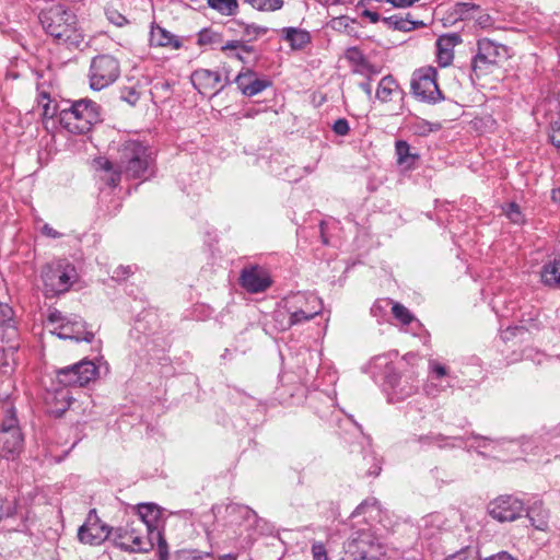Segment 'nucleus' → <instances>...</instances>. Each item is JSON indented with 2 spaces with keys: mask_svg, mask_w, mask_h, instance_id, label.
Listing matches in <instances>:
<instances>
[{
  "mask_svg": "<svg viewBox=\"0 0 560 560\" xmlns=\"http://www.w3.org/2000/svg\"><path fill=\"white\" fill-rule=\"evenodd\" d=\"M218 39H219L218 33H214L210 30H202L198 34L197 43L202 46V45L213 44V43L218 42Z\"/></svg>",
  "mask_w": 560,
  "mask_h": 560,
  "instance_id": "obj_46",
  "label": "nucleus"
},
{
  "mask_svg": "<svg viewBox=\"0 0 560 560\" xmlns=\"http://www.w3.org/2000/svg\"><path fill=\"white\" fill-rule=\"evenodd\" d=\"M147 540H151L152 546L154 545V540L158 542V556L159 560H168V550H167V544L166 540L163 537V534L161 530H156V533L152 536H148Z\"/></svg>",
  "mask_w": 560,
  "mask_h": 560,
  "instance_id": "obj_39",
  "label": "nucleus"
},
{
  "mask_svg": "<svg viewBox=\"0 0 560 560\" xmlns=\"http://www.w3.org/2000/svg\"><path fill=\"white\" fill-rule=\"evenodd\" d=\"M527 517L536 529L545 530L548 526V512L536 505L532 506L527 511Z\"/></svg>",
  "mask_w": 560,
  "mask_h": 560,
  "instance_id": "obj_33",
  "label": "nucleus"
},
{
  "mask_svg": "<svg viewBox=\"0 0 560 560\" xmlns=\"http://www.w3.org/2000/svg\"><path fill=\"white\" fill-rule=\"evenodd\" d=\"M107 18L110 23H113L114 25L119 26V27H121L128 23V20L117 11H108Z\"/></svg>",
  "mask_w": 560,
  "mask_h": 560,
  "instance_id": "obj_52",
  "label": "nucleus"
},
{
  "mask_svg": "<svg viewBox=\"0 0 560 560\" xmlns=\"http://www.w3.org/2000/svg\"><path fill=\"white\" fill-rule=\"evenodd\" d=\"M258 11H277L283 7V0H245Z\"/></svg>",
  "mask_w": 560,
  "mask_h": 560,
  "instance_id": "obj_36",
  "label": "nucleus"
},
{
  "mask_svg": "<svg viewBox=\"0 0 560 560\" xmlns=\"http://www.w3.org/2000/svg\"><path fill=\"white\" fill-rule=\"evenodd\" d=\"M75 268L63 261H57L44 267L42 279L46 298H54L68 292L77 280Z\"/></svg>",
  "mask_w": 560,
  "mask_h": 560,
  "instance_id": "obj_6",
  "label": "nucleus"
},
{
  "mask_svg": "<svg viewBox=\"0 0 560 560\" xmlns=\"http://www.w3.org/2000/svg\"><path fill=\"white\" fill-rule=\"evenodd\" d=\"M468 440L469 438L447 436L441 433H429L418 438L422 446L436 445L439 448L462 447Z\"/></svg>",
  "mask_w": 560,
  "mask_h": 560,
  "instance_id": "obj_24",
  "label": "nucleus"
},
{
  "mask_svg": "<svg viewBox=\"0 0 560 560\" xmlns=\"http://www.w3.org/2000/svg\"><path fill=\"white\" fill-rule=\"evenodd\" d=\"M138 520L135 521L136 525L147 533V536H152L160 530V516L161 512L158 505L153 503H142L138 505Z\"/></svg>",
  "mask_w": 560,
  "mask_h": 560,
  "instance_id": "obj_19",
  "label": "nucleus"
},
{
  "mask_svg": "<svg viewBox=\"0 0 560 560\" xmlns=\"http://www.w3.org/2000/svg\"><path fill=\"white\" fill-rule=\"evenodd\" d=\"M332 131L338 136H347L350 131L348 120L346 118L337 119L332 125Z\"/></svg>",
  "mask_w": 560,
  "mask_h": 560,
  "instance_id": "obj_48",
  "label": "nucleus"
},
{
  "mask_svg": "<svg viewBox=\"0 0 560 560\" xmlns=\"http://www.w3.org/2000/svg\"><path fill=\"white\" fill-rule=\"evenodd\" d=\"M541 282L549 288H560V257L546 262L540 271Z\"/></svg>",
  "mask_w": 560,
  "mask_h": 560,
  "instance_id": "obj_28",
  "label": "nucleus"
},
{
  "mask_svg": "<svg viewBox=\"0 0 560 560\" xmlns=\"http://www.w3.org/2000/svg\"><path fill=\"white\" fill-rule=\"evenodd\" d=\"M362 14H363V16H366L372 23H377V22L382 21L381 16L377 12L365 10V11H363Z\"/></svg>",
  "mask_w": 560,
  "mask_h": 560,
  "instance_id": "obj_58",
  "label": "nucleus"
},
{
  "mask_svg": "<svg viewBox=\"0 0 560 560\" xmlns=\"http://www.w3.org/2000/svg\"><path fill=\"white\" fill-rule=\"evenodd\" d=\"M144 530L136 525L135 522L113 528L112 539L115 546L121 550L129 552H142L152 548L151 540H147L148 536L143 534Z\"/></svg>",
  "mask_w": 560,
  "mask_h": 560,
  "instance_id": "obj_10",
  "label": "nucleus"
},
{
  "mask_svg": "<svg viewBox=\"0 0 560 560\" xmlns=\"http://www.w3.org/2000/svg\"><path fill=\"white\" fill-rule=\"evenodd\" d=\"M235 83L246 96H254L271 84L268 80L256 78V73L250 69L241 71L235 78Z\"/></svg>",
  "mask_w": 560,
  "mask_h": 560,
  "instance_id": "obj_21",
  "label": "nucleus"
},
{
  "mask_svg": "<svg viewBox=\"0 0 560 560\" xmlns=\"http://www.w3.org/2000/svg\"><path fill=\"white\" fill-rule=\"evenodd\" d=\"M122 173L124 172H121L120 168L118 171L114 170L113 172L109 173L108 177L105 178V180L109 186L115 187L120 182V176Z\"/></svg>",
  "mask_w": 560,
  "mask_h": 560,
  "instance_id": "obj_57",
  "label": "nucleus"
},
{
  "mask_svg": "<svg viewBox=\"0 0 560 560\" xmlns=\"http://www.w3.org/2000/svg\"><path fill=\"white\" fill-rule=\"evenodd\" d=\"M462 43L457 33L441 35L436 40V61L440 67H447L454 59V48Z\"/></svg>",
  "mask_w": 560,
  "mask_h": 560,
  "instance_id": "obj_20",
  "label": "nucleus"
},
{
  "mask_svg": "<svg viewBox=\"0 0 560 560\" xmlns=\"http://www.w3.org/2000/svg\"><path fill=\"white\" fill-rule=\"evenodd\" d=\"M382 22L389 28L402 32H410L418 28L419 26H424L423 22L410 20L409 14L406 16L398 14L385 16L382 19Z\"/></svg>",
  "mask_w": 560,
  "mask_h": 560,
  "instance_id": "obj_30",
  "label": "nucleus"
},
{
  "mask_svg": "<svg viewBox=\"0 0 560 560\" xmlns=\"http://www.w3.org/2000/svg\"><path fill=\"white\" fill-rule=\"evenodd\" d=\"M387 383L393 389V395L397 399H405L410 397L418 390V381L412 375L400 376L396 373H388L386 375Z\"/></svg>",
  "mask_w": 560,
  "mask_h": 560,
  "instance_id": "obj_22",
  "label": "nucleus"
},
{
  "mask_svg": "<svg viewBox=\"0 0 560 560\" xmlns=\"http://www.w3.org/2000/svg\"><path fill=\"white\" fill-rule=\"evenodd\" d=\"M24 450V434L15 408L7 405L0 424V457L15 460Z\"/></svg>",
  "mask_w": 560,
  "mask_h": 560,
  "instance_id": "obj_4",
  "label": "nucleus"
},
{
  "mask_svg": "<svg viewBox=\"0 0 560 560\" xmlns=\"http://www.w3.org/2000/svg\"><path fill=\"white\" fill-rule=\"evenodd\" d=\"M479 10V4L472 2H456L445 12L443 20L450 24H455L459 21H470L476 16Z\"/></svg>",
  "mask_w": 560,
  "mask_h": 560,
  "instance_id": "obj_23",
  "label": "nucleus"
},
{
  "mask_svg": "<svg viewBox=\"0 0 560 560\" xmlns=\"http://www.w3.org/2000/svg\"><path fill=\"white\" fill-rule=\"evenodd\" d=\"M120 74L118 60L110 55H98L94 57L90 66V88L101 91L113 84Z\"/></svg>",
  "mask_w": 560,
  "mask_h": 560,
  "instance_id": "obj_9",
  "label": "nucleus"
},
{
  "mask_svg": "<svg viewBox=\"0 0 560 560\" xmlns=\"http://www.w3.org/2000/svg\"><path fill=\"white\" fill-rule=\"evenodd\" d=\"M223 51L240 50L242 52L252 54L254 51L253 46H248L241 40H230L221 47Z\"/></svg>",
  "mask_w": 560,
  "mask_h": 560,
  "instance_id": "obj_44",
  "label": "nucleus"
},
{
  "mask_svg": "<svg viewBox=\"0 0 560 560\" xmlns=\"http://www.w3.org/2000/svg\"><path fill=\"white\" fill-rule=\"evenodd\" d=\"M392 313L402 325H409L415 319L410 311L400 303H393Z\"/></svg>",
  "mask_w": 560,
  "mask_h": 560,
  "instance_id": "obj_38",
  "label": "nucleus"
},
{
  "mask_svg": "<svg viewBox=\"0 0 560 560\" xmlns=\"http://www.w3.org/2000/svg\"><path fill=\"white\" fill-rule=\"evenodd\" d=\"M477 51L471 59V77L477 79L492 72L502 61L508 59L509 49L505 45L483 37L477 40Z\"/></svg>",
  "mask_w": 560,
  "mask_h": 560,
  "instance_id": "obj_5",
  "label": "nucleus"
},
{
  "mask_svg": "<svg viewBox=\"0 0 560 560\" xmlns=\"http://www.w3.org/2000/svg\"><path fill=\"white\" fill-rule=\"evenodd\" d=\"M244 25V35L248 37L249 40H254L259 36L265 35L268 32V27L252 24H243Z\"/></svg>",
  "mask_w": 560,
  "mask_h": 560,
  "instance_id": "obj_42",
  "label": "nucleus"
},
{
  "mask_svg": "<svg viewBox=\"0 0 560 560\" xmlns=\"http://www.w3.org/2000/svg\"><path fill=\"white\" fill-rule=\"evenodd\" d=\"M40 96H42V98H45L48 101V103L43 105L44 116L52 118L54 116L57 115V112H56V108L51 107L49 104V95L47 93H42Z\"/></svg>",
  "mask_w": 560,
  "mask_h": 560,
  "instance_id": "obj_54",
  "label": "nucleus"
},
{
  "mask_svg": "<svg viewBox=\"0 0 560 560\" xmlns=\"http://www.w3.org/2000/svg\"><path fill=\"white\" fill-rule=\"evenodd\" d=\"M13 315L14 312L10 305L0 303V329L2 330V339H5L7 342L13 341L18 337Z\"/></svg>",
  "mask_w": 560,
  "mask_h": 560,
  "instance_id": "obj_25",
  "label": "nucleus"
},
{
  "mask_svg": "<svg viewBox=\"0 0 560 560\" xmlns=\"http://www.w3.org/2000/svg\"><path fill=\"white\" fill-rule=\"evenodd\" d=\"M131 273H132V270H131L130 266H119L118 268H116L114 270L112 278L114 280L120 281V280H125Z\"/></svg>",
  "mask_w": 560,
  "mask_h": 560,
  "instance_id": "obj_53",
  "label": "nucleus"
},
{
  "mask_svg": "<svg viewBox=\"0 0 560 560\" xmlns=\"http://www.w3.org/2000/svg\"><path fill=\"white\" fill-rule=\"evenodd\" d=\"M545 448L549 455H553L555 458L560 457V430H557L550 439L547 441Z\"/></svg>",
  "mask_w": 560,
  "mask_h": 560,
  "instance_id": "obj_41",
  "label": "nucleus"
},
{
  "mask_svg": "<svg viewBox=\"0 0 560 560\" xmlns=\"http://www.w3.org/2000/svg\"><path fill=\"white\" fill-rule=\"evenodd\" d=\"M207 3L209 8L225 16L235 15L238 10L237 0H208Z\"/></svg>",
  "mask_w": 560,
  "mask_h": 560,
  "instance_id": "obj_34",
  "label": "nucleus"
},
{
  "mask_svg": "<svg viewBox=\"0 0 560 560\" xmlns=\"http://www.w3.org/2000/svg\"><path fill=\"white\" fill-rule=\"evenodd\" d=\"M346 552L353 560H375L380 555V545L366 530H359L345 542Z\"/></svg>",
  "mask_w": 560,
  "mask_h": 560,
  "instance_id": "obj_14",
  "label": "nucleus"
},
{
  "mask_svg": "<svg viewBox=\"0 0 560 560\" xmlns=\"http://www.w3.org/2000/svg\"><path fill=\"white\" fill-rule=\"evenodd\" d=\"M16 501L0 494V522L15 514Z\"/></svg>",
  "mask_w": 560,
  "mask_h": 560,
  "instance_id": "obj_37",
  "label": "nucleus"
},
{
  "mask_svg": "<svg viewBox=\"0 0 560 560\" xmlns=\"http://www.w3.org/2000/svg\"><path fill=\"white\" fill-rule=\"evenodd\" d=\"M358 469L366 477H377L382 470V462L372 450L365 451Z\"/></svg>",
  "mask_w": 560,
  "mask_h": 560,
  "instance_id": "obj_29",
  "label": "nucleus"
},
{
  "mask_svg": "<svg viewBox=\"0 0 560 560\" xmlns=\"http://www.w3.org/2000/svg\"><path fill=\"white\" fill-rule=\"evenodd\" d=\"M395 152L397 155V163L399 165H408L410 166L416 159H418V154H412L410 152V145L405 140H397L395 143Z\"/></svg>",
  "mask_w": 560,
  "mask_h": 560,
  "instance_id": "obj_32",
  "label": "nucleus"
},
{
  "mask_svg": "<svg viewBox=\"0 0 560 560\" xmlns=\"http://www.w3.org/2000/svg\"><path fill=\"white\" fill-rule=\"evenodd\" d=\"M190 81L196 90L201 94L211 93L217 95L223 86H219L221 75L217 71L208 69H197L191 73Z\"/></svg>",
  "mask_w": 560,
  "mask_h": 560,
  "instance_id": "obj_18",
  "label": "nucleus"
},
{
  "mask_svg": "<svg viewBox=\"0 0 560 560\" xmlns=\"http://www.w3.org/2000/svg\"><path fill=\"white\" fill-rule=\"evenodd\" d=\"M98 164H100V167H101L102 170H104L105 172L110 173V172H113V171H114V165H113V163H112L110 161H108V160L101 159V160L98 161Z\"/></svg>",
  "mask_w": 560,
  "mask_h": 560,
  "instance_id": "obj_59",
  "label": "nucleus"
},
{
  "mask_svg": "<svg viewBox=\"0 0 560 560\" xmlns=\"http://www.w3.org/2000/svg\"><path fill=\"white\" fill-rule=\"evenodd\" d=\"M508 217L514 222L518 223L521 221V212L520 208L516 203H511L509 206Z\"/></svg>",
  "mask_w": 560,
  "mask_h": 560,
  "instance_id": "obj_55",
  "label": "nucleus"
},
{
  "mask_svg": "<svg viewBox=\"0 0 560 560\" xmlns=\"http://www.w3.org/2000/svg\"><path fill=\"white\" fill-rule=\"evenodd\" d=\"M237 555L236 553H226L219 557V560H236Z\"/></svg>",
  "mask_w": 560,
  "mask_h": 560,
  "instance_id": "obj_64",
  "label": "nucleus"
},
{
  "mask_svg": "<svg viewBox=\"0 0 560 560\" xmlns=\"http://www.w3.org/2000/svg\"><path fill=\"white\" fill-rule=\"evenodd\" d=\"M113 528L101 522L95 510H91L86 521L78 529L80 542L98 546L112 536Z\"/></svg>",
  "mask_w": 560,
  "mask_h": 560,
  "instance_id": "obj_15",
  "label": "nucleus"
},
{
  "mask_svg": "<svg viewBox=\"0 0 560 560\" xmlns=\"http://www.w3.org/2000/svg\"><path fill=\"white\" fill-rule=\"evenodd\" d=\"M346 59L352 67L354 74H360L366 78V81L359 83V88L366 94L369 100H372V85L371 81L373 78L381 73V68L374 63H371L362 51L357 47H350L346 50Z\"/></svg>",
  "mask_w": 560,
  "mask_h": 560,
  "instance_id": "obj_13",
  "label": "nucleus"
},
{
  "mask_svg": "<svg viewBox=\"0 0 560 560\" xmlns=\"http://www.w3.org/2000/svg\"><path fill=\"white\" fill-rule=\"evenodd\" d=\"M429 372L433 375V378L441 380L448 376V370L445 365L441 364L436 360L429 361Z\"/></svg>",
  "mask_w": 560,
  "mask_h": 560,
  "instance_id": "obj_43",
  "label": "nucleus"
},
{
  "mask_svg": "<svg viewBox=\"0 0 560 560\" xmlns=\"http://www.w3.org/2000/svg\"><path fill=\"white\" fill-rule=\"evenodd\" d=\"M289 314V325H299L311 320L323 311V301L314 293L296 292L284 299Z\"/></svg>",
  "mask_w": 560,
  "mask_h": 560,
  "instance_id": "obj_8",
  "label": "nucleus"
},
{
  "mask_svg": "<svg viewBox=\"0 0 560 560\" xmlns=\"http://www.w3.org/2000/svg\"><path fill=\"white\" fill-rule=\"evenodd\" d=\"M185 560H214L212 552H199L196 550L185 553Z\"/></svg>",
  "mask_w": 560,
  "mask_h": 560,
  "instance_id": "obj_51",
  "label": "nucleus"
},
{
  "mask_svg": "<svg viewBox=\"0 0 560 560\" xmlns=\"http://www.w3.org/2000/svg\"><path fill=\"white\" fill-rule=\"evenodd\" d=\"M43 233L47 236H50V237H59L60 234L58 232H56L52 228H50L48 224H45L43 226Z\"/></svg>",
  "mask_w": 560,
  "mask_h": 560,
  "instance_id": "obj_60",
  "label": "nucleus"
},
{
  "mask_svg": "<svg viewBox=\"0 0 560 560\" xmlns=\"http://www.w3.org/2000/svg\"><path fill=\"white\" fill-rule=\"evenodd\" d=\"M438 72L434 68H421L415 71L411 89L413 94L422 101L438 103L444 98L436 82Z\"/></svg>",
  "mask_w": 560,
  "mask_h": 560,
  "instance_id": "obj_11",
  "label": "nucleus"
},
{
  "mask_svg": "<svg viewBox=\"0 0 560 560\" xmlns=\"http://www.w3.org/2000/svg\"><path fill=\"white\" fill-rule=\"evenodd\" d=\"M312 553L314 560H328L325 546L322 542H313Z\"/></svg>",
  "mask_w": 560,
  "mask_h": 560,
  "instance_id": "obj_50",
  "label": "nucleus"
},
{
  "mask_svg": "<svg viewBox=\"0 0 560 560\" xmlns=\"http://www.w3.org/2000/svg\"><path fill=\"white\" fill-rule=\"evenodd\" d=\"M430 472L433 478H435L436 480H441L442 482H446L451 479V476L445 470L439 467H434L433 469H431Z\"/></svg>",
  "mask_w": 560,
  "mask_h": 560,
  "instance_id": "obj_56",
  "label": "nucleus"
},
{
  "mask_svg": "<svg viewBox=\"0 0 560 560\" xmlns=\"http://www.w3.org/2000/svg\"><path fill=\"white\" fill-rule=\"evenodd\" d=\"M472 20H475L476 24L481 28H489L493 25L492 16L481 8L477 11L476 16Z\"/></svg>",
  "mask_w": 560,
  "mask_h": 560,
  "instance_id": "obj_45",
  "label": "nucleus"
},
{
  "mask_svg": "<svg viewBox=\"0 0 560 560\" xmlns=\"http://www.w3.org/2000/svg\"><path fill=\"white\" fill-rule=\"evenodd\" d=\"M60 124L72 133H85L100 121V106L91 100H79L59 112Z\"/></svg>",
  "mask_w": 560,
  "mask_h": 560,
  "instance_id": "obj_3",
  "label": "nucleus"
},
{
  "mask_svg": "<svg viewBox=\"0 0 560 560\" xmlns=\"http://www.w3.org/2000/svg\"><path fill=\"white\" fill-rule=\"evenodd\" d=\"M230 52L231 54L228 55L229 57H232V58H235V59H237V60H240L242 62H245V59H244V57L242 55V51L233 50V51H230Z\"/></svg>",
  "mask_w": 560,
  "mask_h": 560,
  "instance_id": "obj_62",
  "label": "nucleus"
},
{
  "mask_svg": "<svg viewBox=\"0 0 560 560\" xmlns=\"http://www.w3.org/2000/svg\"><path fill=\"white\" fill-rule=\"evenodd\" d=\"M282 37L293 50H302L311 43V34L299 27L282 28Z\"/></svg>",
  "mask_w": 560,
  "mask_h": 560,
  "instance_id": "obj_27",
  "label": "nucleus"
},
{
  "mask_svg": "<svg viewBox=\"0 0 560 560\" xmlns=\"http://www.w3.org/2000/svg\"><path fill=\"white\" fill-rule=\"evenodd\" d=\"M38 19L45 32L58 43L78 47L83 40L77 14L63 4L49 5L40 11Z\"/></svg>",
  "mask_w": 560,
  "mask_h": 560,
  "instance_id": "obj_1",
  "label": "nucleus"
},
{
  "mask_svg": "<svg viewBox=\"0 0 560 560\" xmlns=\"http://www.w3.org/2000/svg\"><path fill=\"white\" fill-rule=\"evenodd\" d=\"M366 506H368V502H366V501L362 502V503H361L360 505H358V506L355 508V510L352 512L351 517H355V516H358V515L362 514V513L365 511Z\"/></svg>",
  "mask_w": 560,
  "mask_h": 560,
  "instance_id": "obj_61",
  "label": "nucleus"
},
{
  "mask_svg": "<svg viewBox=\"0 0 560 560\" xmlns=\"http://www.w3.org/2000/svg\"><path fill=\"white\" fill-rule=\"evenodd\" d=\"M47 320L54 326L51 332L60 339L91 342L94 334L86 329V323L77 315L66 316L59 310H49Z\"/></svg>",
  "mask_w": 560,
  "mask_h": 560,
  "instance_id": "obj_7",
  "label": "nucleus"
},
{
  "mask_svg": "<svg viewBox=\"0 0 560 560\" xmlns=\"http://www.w3.org/2000/svg\"><path fill=\"white\" fill-rule=\"evenodd\" d=\"M118 168L128 178H149L154 173V158L149 147L127 140L118 149Z\"/></svg>",
  "mask_w": 560,
  "mask_h": 560,
  "instance_id": "obj_2",
  "label": "nucleus"
},
{
  "mask_svg": "<svg viewBox=\"0 0 560 560\" xmlns=\"http://www.w3.org/2000/svg\"><path fill=\"white\" fill-rule=\"evenodd\" d=\"M399 91L397 81L393 75L388 74L380 80L375 97L382 103H387L392 101L393 96Z\"/></svg>",
  "mask_w": 560,
  "mask_h": 560,
  "instance_id": "obj_31",
  "label": "nucleus"
},
{
  "mask_svg": "<svg viewBox=\"0 0 560 560\" xmlns=\"http://www.w3.org/2000/svg\"><path fill=\"white\" fill-rule=\"evenodd\" d=\"M525 511L522 500L513 495H501L488 505L489 514L499 522H512Z\"/></svg>",
  "mask_w": 560,
  "mask_h": 560,
  "instance_id": "obj_16",
  "label": "nucleus"
},
{
  "mask_svg": "<svg viewBox=\"0 0 560 560\" xmlns=\"http://www.w3.org/2000/svg\"><path fill=\"white\" fill-rule=\"evenodd\" d=\"M470 438H472L476 441V445H474V444L470 445L468 447V450L475 448V450H477L478 454H480V455H485V454L479 448H487L491 445L494 447L495 445L500 444V440H492L490 438L476 435L474 433L470 434Z\"/></svg>",
  "mask_w": 560,
  "mask_h": 560,
  "instance_id": "obj_40",
  "label": "nucleus"
},
{
  "mask_svg": "<svg viewBox=\"0 0 560 560\" xmlns=\"http://www.w3.org/2000/svg\"><path fill=\"white\" fill-rule=\"evenodd\" d=\"M549 139L556 148L560 149V118L551 124Z\"/></svg>",
  "mask_w": 560,
  "mask_h": 560,
  "instance_id": "obj_49",
  "label": "nucleus"
},
{
  "mask_svg": "<svg viewBox=\"0 0 560 560\" xmlns=\"http://www.w3.org/2000/svg\"><path fill=\"white\" fill-rule=\"evenodd\" d=\"M120 98L133 106L139 101V93L133 88H126L121 91Z\"/></svg>",
  "mask_w": 560,
  "mask_h": 560,
  "instance_id": "obj_47",
  "label": "nucleus"
},
{
  "mask_svg": "<svg viewBox=\"0 0 560 560\" xmlns=\"http://www.w3.org/2000/svg\"><path fill=\"white\" fill-rule=\"evenodd\" d=\"M98 374V369L91 360H81L78 363L60 369L57 372L58 383L68 386L83 387L91 381H94Z\"/></svg>",
  "mask_w": 560,
  "mask_h": 560,
  "instance_id": "obj_12",
  "label": "nucleus"
},
{
  "mask_svg": "<svg viewBox=\"0 0 560 560\" xmlns=\"http://www.w3.org/2000/svg\"><path fill=\"white\" fill-rule=\"evenodd\" d=\"M55 399L60 402V407L52 409L51 412L55 415V417H61L65 413V411L71 406L72 397L70 396L68 390L60 389L56 392Z\"/></svg>",
  "mask_w": 560,
  "mask_h": 560,
  "instance_id": "obj_35",
  "label": "nucleus"
},
{
  "mask_svg": "<svg viewBox=\"0 0 560 560\" xmlns=\"http://www.w3.org/2000/svg\"><path fill=\"white\" fill-rule=\"evenodd\" d=\"M551 199L552 201L560 203V188L553 189L551 191Z\"/></svg>",
  "mask_w": 560,
  "mask_h": 560,
  "instance_id": "obj_63",
  "label": "nucleus"
},
{
  "mask_svg": "<svg viewBox=\"0 0 560 560\" xmlns=\"http://www.w3.org/2000/svg\"><path fill=\"white\" fill-rule=\"evenodd\" d=\"M150 45L155 47H171L178 49L182 46L180 40L159 25H152L150 32Z\"/></svg>",
  "mask_w": 560,
  "mask_h": 560,
  "instance_id": "obj_26",
  "label": "nucleus"
},
{
  "mask_svg": "<svg viewBox=\"0 0 560 560\" xmlns=\"http://www.w3.org/2000/svg\"><path fill=\"white\" fill-rule=\"evenodd\" d=\"M241 285L250 293H259L270 287L268 273L258 266L244 268L240 277Z\"/></svg>",
  "mask_w": 560,
  "mask_h": 560,
  "instance_id": "obj_17",
  "label": "nucleus"
}]
</instances>
